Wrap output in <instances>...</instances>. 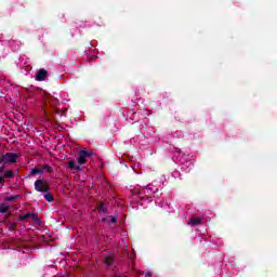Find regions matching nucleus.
Returning a JSON list of instances; mask_svg holds the SVG:
<instances>
[{
	"mask_svg": "<svg viewBox=\"0 0 277 277\" xmlns=\"http://www.w3.org/2000/svg\"><path fill=\"white\" fill-rule=\"evenodd\" d=\"M145 277H150V275H145Z\"/></svg>",
	"mask_w": 277,
	"mask_h": 277,
	"instance_id": "aec40b11",
	"label": "nucleus"
},
{
	"mask_svg": "<svg viewBox=\"0 0 277 277\" xmlns=\"http://www.w3.org/2000/svg\"><path fill=\"white\" fill-rule=\"evenodd\" d=\"M41 170H43V172H51L52 171V169L49 164H44Z\"/></svg>",
	"mask_w": 277,
	"mask_h": 277,
	"instance_id": "ddd939ff",
	"label": "nucleus"
},
{
	"mask_svg": "<svg viewBox=\"0 0 277 277\" xmlns=\"http://www.w3.org/2000/svg\"><path fill=\"white\" fill-rule=\"evenodd\" d=\"M104 263L105 265H111V263H114V254L108 253L107 255H105Z\"/></svg>",
	"mask_w": 277,
	"mask_h": 277,
	"instance_id": "423d86ee",
	"label": "nucleus"
},
{
	"mask_svg": "<svg viewBox=\"0 0 277 277\" xmlns=\"http://www.w3.org/2000/svg\"><path fill=\"white\" fill-rule=\"evenodd\" d=\"M157 192H159V188L153 184H149L145 188H142V190L137 193V196L141 198V200H148V202H153L151 196L153 194H157Z\"/></svg>",
	"mask_w": 277,
	"mask_h": 277,
	"instance_id": "f03ea898",
	"label": "nucleus"
},
{
	"mask_svg": "<svg viewBox=\"0 0 277 277\" xmlns=\"http://www.w3.org/2000/svg\"><path fill=\"white\" fill-rule=\"evenodd\" d=\"M104 222H111L114 224V222H116V216H108L107 219H103Z\"/></svg>",
	"mask_w": 277,
	"mask_h": 277,
	"instance_id": "f8f14e48",
	"label": "nucleus"
},
{
	"mask_svg": "<svg viewBox=\"0 0 277 277\" xmlns=\"http://www.w3.org/2000/svg\"><path fill=\"white\" fill-rule=\"evenodd\" d=\"M9 209H10V206L5 203L0 205V213H8Z\"/></svg>",
	"mask_w": 277,
	"mask_h": 277,
	"instance_id": "1a4fd4ad",
	"label": "nucleus"
},
{
	"mask_svg": "<svg viewBox=\"0 0 277 277\" xmlns=\"http://www.w3.org/2000/svg\"><path fill=\"white\" fill-rule=\"evenodd\" d=\"M35 189L44 194L45 192H49V186H47L42 180H37L35 182Z\"/></svg>",
	"mask_w": 277,
	"mask_h": 277,
	"instance_id": "20e7f679",
	"label": "nucleus"
},
{
	"mask_svg": "<svg viewBox=\"0 0 277 277\" xmlns=\"http://www.w3.org/2000/svg\"><path fill=\"white\" fill-rule=\"evenodd\" d=\"M88 157H92V151L81 150L79 154L78 163L76 161H69L67 163V168L81 172V170H83L81 166H84V163L88 161Z\"/></svg>",
	"mask_w": 277,
	"mask_h": 277,
	"instance_id": "f257e3e1",
	"label": "nucleus"
},
{
	"mask_svg": "<svg viewBox=\"0 0 277 277\" xmlns=\"http://www.w3.org/2000/svg\"><path fill=\"white\" fill-rule=\"evenodd\" d=\"M200 222H202V220L200 217L197 219H190V226H198V224H200Z\"/></svg>",
	"mask_w": 277,
	"mask_h": 277,
	"instance_id": "0eeeda50",
	"label": "nucleus"
},
{
	"mask_svg": "<svg viewBox=\"0 0 277 277\" xmlns=\"http://www.w3.org/2000/svg\"><path fill=\"white\" fill-rule=\"evenodd\" d=\"M98 211H105V208L103 206H100Z\"/></svg>",
	"mask_w": 277,
	"mask_h": 277,
	"instance_id": "a211bd4d",
	"label": "nucleus"
},
{
	"mask_svg": "<svg viewBox=\"0 0 277 277\" xmlns=\"http://www.w3.org/2000/svg\"><path fill=\"white\" fill-rule=\"evenodd\" d=\"M43 196H44V198H45V200H47L48 202H53V200H54V199H53V195L47 193V194H44Z\"/></svg>",
	"mask_w": 277,
	"mask_h": 277,
	"instance_id": "9b49d317",
	"label": "nucleus"
},
{
	"mask_svg": "<svg viewBox=\"0 0 277 277\" xmlns=\"http://www.w3.org/2000/svg\"><path fill=\"white\" fill-rule=\"evenodd\" d=\"M30 174H32V175L44 174V170L39 169V168H35V169H31Z\"/></svg>",
	"mask_w": 277,
	"mask_h": 277,
	"instance_id": "6e6552de",
	"label": "nucleus"
},
{
	"mask_svg": "<svg viewBox=\"0 0 277 277\" xmlns=\"http://www.w3.org/2000/svg\"><path fill=\"white\" fill-rule=\"evenodd\" d=\"M182 170H185V164H183Z\"/></svg>",
	"mask_w": 277,
	"mask_h": 277,
	"instance_id": "6ab92c4d",
	"label": "nucleus"
},
{
	"mask_svg": "<svg viewBox=\"0 0 277 277\" xmlns=\"http://www.w3.org/2000/svg\"><path fill=\"white\" fill-rule=\"evenodd\" d=\"M4 177L0 176V185H3Z\"/></svg>",
	"mask_w": 277,
	"mask_h": 277,
	"instance_id": "dca6fc26",
	"label": "nucleus"
},
{
	"mask_svg": "<svg viewBox=\"0 0 277 277\" xmlns=\"http://www.w3.org/2000/svg\"><path fill=\"white\" fill-rule=\"evenodd\" d=\"M187 168H192V161L186 162Z\"/></svg>",
	"mask_w": 277,
	"mask_h": 277,
	"instance_id": "4468645a",
	"label": "nucleus"
},
{
	"mask_svg": "<svg viewBox=\"0 0 277 277\" xmlns=\"http://www.w3.org/2000/svg\"><path fill=\"white\" fill-rule=\"evenodd\" d=\"M6 200L10 202V201L14 200V197H8Z\"/></svg>",
	"mask_w": 277,
	"mask_h": 277,
	"instance_id": "f3484780",
	"label": "nucleus"
},
{
	"mask_svg": "<svg viewBox=\"0 0 277 277\" xmlns=\"http://www.w3.org/2000/svg\"><path fill=\"white\" fill-rule=\"evenodd\" d=\"M47 79V70L40 69L36 75V81H44Z\"/></svg>",
	"mask_w": 277,
	"mask_h": 277,
	"instance_id": "39448f33",
	"label": "nucleus"
},
{
	"mask_svg": "<svg viewBox=\"0 0 277 277\" xmlns=\"http://www.w3.org/2000/svg\"><path fill=\"white\" fill-rule=\"evenodd\" d=\"M3 170H5V164L0 167V172H3Z\"/></svg>",
	"mask_w": 277,
	"mask_h": 277,
	"instance_id": "2eb2a0df",
	"label": "nucleus"
},
{
	"mask_svg": "<svg viewBox=\"0 0 277 277\" xmlns=\"http://www.w3.org/2000/svg\"><path fill=\"white\" fill-rule=\"evenodd\" d=\"M14 176V171L9 170L4 172L3 179H12Z\"/></svg>",
	"mask_w": 277,
	"mask_h": 277,
	"instance_id": "9d476101",
	"label": "nucleus"
},
{
	"mask_svg": "<svg viewBox=\"0 0 277 277\" xmlns=\"http://www.w3.org/2000/svg\"><path fill=\"white\" fill-rule=\"evenodd\" d=\"M18 159V155L14 153H6L2 157H0V163H16V160Z\"/></svg>",
	"mask_w": 277,
	"mask_h": 277,
	"instance_id": "7ed1b4c3",
	"label": "nucleus"
}]
</instances>
